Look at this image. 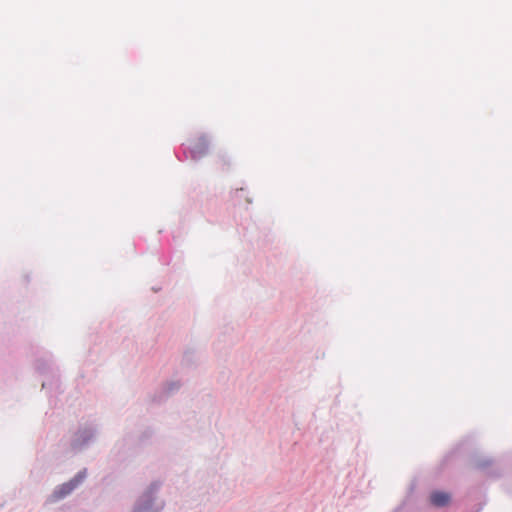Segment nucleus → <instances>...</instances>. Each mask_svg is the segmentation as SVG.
<instances>
[{"label": "nucleus", "instance_id": "2", "mask_svg": "<svg viewBox=\"0 0 512 512\" xmlns=\"http://www.w3.org/2000/svg\"><path fill=\"white\" fill-rule=\"evenodd\" d=\"M450 501H451V496L447 492L433 491L430 494V502L433 506L445 507V506L449 505Z\"/></svg>", "mask_w": 512, "mask_h": 512}, {"label": "nucleus", "instance_id": "1", "mask_svg": "<svg viewBox=\"0 0 512 512\" xmlns=\"http://www.w3.org/2000/svg\"><path fill=\"white\" fill-rule=\"evenodd\" d=\"M85 473L77 474L71 481L60 485L52 494L54 501L60 500L70 494L84 479Z\"/></svg>", "mask_w": 512, "mask_h": 512}]
</instances>
